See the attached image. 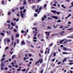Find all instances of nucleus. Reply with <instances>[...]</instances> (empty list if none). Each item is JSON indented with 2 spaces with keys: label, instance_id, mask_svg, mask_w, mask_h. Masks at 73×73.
<instances>
[{
  "label": "nucleus",
  "instance_id": "obj_1",
  "mask_svg": "<svg viewBox=\"0 0 73 73\" xmlns=\"http://www.w3.org/2000/svg\"><path fill=\"white\" fill-rule=\"evenodd\" d=\"M4 64L2 63L1 65V70H3L4 69Z\"/></svg>",
  "mask_w": 73,
  "mask_h": 73
},
{
  "label": "nucleus",
  "instance_id": "obj_2",
  "mask_svg": "<svg viewBox=\"0 0 73 73\" xmlns=\"http://www.w3.org/2000/svg\"><path fill=\"white\" fill-rule=\"evenodd\" d=\"M46 15H45L44 16V17H43L42 18V21H43L45 20V19H46Z\"/></svg>",
  "mask_w": 73,
  "mask_h": 73
},
{
  "label": "nucleus",
  "instance_id": "obj_3",
  "mask_svg": "<svg viewBox=\"0 0 73 73\" xmlns=\"http://www.w3.org/2000/svg\"><path fill=\"white\" fill-rule=\"evenodd\" d=\"M52 17L54 19H56V20L58 19V17L56 16H52Z\"/></svg>",
  "mask_w": 73,
  "mask_h": 73
},
{
  "label": "nucleus",
  "instance_id": "obj_4",
  "mask_svg": "<svg viewBox=\"0 0 73 73\" xmlns=\"http://www.w3.org/2000/svg\"><path fill=\"white\" fill-rule=\"evenodd\" d=\"M25 45V42L24 41H23L21 42V45Z\"/></svg>",
  "mask_w": 73,
  "mask_h": 73
},
{
  "label": "nucleus",
  "instance_id": "obj_5",
  "mask_svg": "<svg viewBox=\"0 0 73 73\" xmlns=\"http://www.w3.org/2000/svg\"><path fill=\"white\" fill-rule=\"evenodd\" d=\"M39 62H40V64H42V62H43V60L42 59H40L39 60Z\"/></svg>",
  "mask_w": 73,
  "mask_h": 73
},
{
  "label": "nucleus",
  "instance_id": "obj_6",
  "mask_svg": "<svg viewBox=\"0 0 73 73\" xmlns=\"http://www.w3.org/2000/svg\"><path fill=\"white\" fill-rule=\"evenodd\" d=\"M64 50H68L69 49L68 48H66L65 47L63 48Z\"/></svg>",
  "mask_w": 73,
  "mask_h": 73
},
{
  "label": "nucleus",
  "instance_id": "obj_7",
  "mask_svg": "<svg viewBox=\"0 0 73 73\" xmlns=\"http://www.w3.org/2000/svg\"><path fill=\"white\" fill-rule=\"evenodd\" d=\"M66 61V58H64L62 61L64 63L65 61Z\"/></svg>",
  "mask_w": 73,
  "mask_h": 73
},
{
  "label": "nucleus",
  "instance_id": "obj_8",
  "mask_svg": "<svg viewBox=\"0 0 73 73\" xmlns=\"http://www.w3.org/2000/svg\"><path fill=\"white\" fill-rule=\"evenodd\" d=\"M65 33V31H62V32L60 33V35H61V36H63V35H64L62 33Z\"/></svg>",
  "mask_w": 73,
  "mask_h": 73
},
{
  "label": "nucleus",
  "instance_id": "obj_9",
  "mask_svg": "<svg viewBox=\"0 0 73 73\" xmlns=\"http://www.w3.org/2000/svg\"><path fill=\"white\" fill-rule=\"evenodd\" d=\"M19 69H17V71H21V67H19Z\"/></svg>",
  "mask_w": 73,
  "mask_h": 73
},
{
  "label": "nucleus",
  "instance_id": "obj_10",
  "mask_svg": "<svg viewBox=\"0 0 73 73\" xmlns=\"http://www.w3.org/2000/svg\"><path fill=\"white\" fill-rule=\"evenodd\" d=\"M53 45V44L52 43H51L50 44H49V46L50 47H51Z\"/></svg>",
  "mask_w": 73,
  "mask_h": 73
},
{
  "label": "nucleus",
  "instance_id": "obj_11",
  "mask_svg": "<svg viewBox=\"0 0 73 73\" xmlns=\"http://www.w3.org/2000/svg\"><path fill=\"white\" fill-rule=\"evenodd\" d=\"M21 16L22 18H24V16H24V14H23V13H21Z\"/></svg>",
  "mask_w": 73,
  "mask_h": 73
},
{
  "label": "nucleus",
  "instance_id": "obj_12",
  "mask_svg": "<svg viewBox=\"0 0 73 73\" xmlns=\"http://www.w3.org/2000/svg\"><path fill=\"white\" fill-rule=\"evenodd\" d=\"M62 54H68V53L65 52H62Z\"/></svg>",
  "mask_w": 73,
  "mask_h": 73
},
{
  "label": "nucleus",
  "instance_id": "obj_13",
  "mask_svg": "<svg viewBox=\"0 0 73 73\" xmlns=\"http://www.w3.org/2000/svg\"><path fill=\"white\" fill-rule=\"evenodd\" d=\"M52 12L54 14L56 13V12L54 10H52Z\"/></svg>",
  "mask_w": 73,
  "mask_h": 73
},
{
  "label": "nucleus",
  "instance_id": "obj_14",
  "mask_svg": "<svg viewBox=\"0 0 73 73\" xmlns=\"http://www.w3.org/2000/svg\"><path fill=\"white\" fill-rule=\"evenodd\" d=\"M40 62V60L39 61H38L37 62H35V65H37V64H38V63H39Z\"/></svg>",
  "mask_w": 73,
  "mask_h": 73
},
{
  "label": "nucleus",
  "instance_id": "obj_15",
  "mask_svg": "<svg viewBox=\"0 0 73 73\" xmlns=\"http://www.w3.org/2000/svg\"><path fill=\"white\" fill-rule=\"evenodd\" d=\"M71 15L70 14L66 18V19H68V17H70V16H71Z\"/></svg>",
  "mask_w": 73,
  "mask_h": 73
},
{
  "label": "nucleus",
  "instance_id": "obj_16",
  "mask_svg": "<svg viewBox=\"0 0 73 73\" xmlns=\"http://www.w3.org/2000/svg\"><path fill=\"white\" fill-rule=\"evenodd\" d=\"M11 39L12 41H13L14 39H13V35H11Z\"/></svg>",
  "mask_w": 73,
  "mask_h": 73
},
{
  "label": "nucleus",
  "instance_id": "obj_17",
  "mask_svg": "<svg viewBox=\"0 0 73 73\" xmlns=\"http://www.w3.org/2000/svg\"><path fill=\"white\" fill-rule=\"evenodd\" d=\"M27 3V2H26V1H24V3H23V5H26V4Z\"/></svg>",
  "mask_w": 73,
  "mask_h": 73
},
{
  "label": "nucleus",
  "instance_id": "obj_18",
  "mask_svg": "<svg viewBox=\"0 0 73 73\" xmlns=\"http://www.w3.org/2000/svg\"><path fill=\"white\" fill-rule=\"evenodd\" d=\"M11 25H12V26H15V24H14L13 22H11Z\"/></svg>",
  "mask_w": 73,
  "mask_h": 73
},
{
  "label": "nucleus",
  "instance_id": "obj_19",
  "mask_svg": "<svg viewBox=\"0 0 73 73\" xmlns=\"http://www.w3.org/2000/svg\"><path fill=\"white\" fill-rule=\"evenodd\" d=\"M16 36L17 37H19V35L18 34H17L16 35Z\"/></svg>",
  "mask_w": 73,
  "mask_h": 73
},
{
  "label": "nucleus",
  "instance_id": "obj_20",
  "mask_svg": "<svg viewBox=\"0 0 73 73\" xmlns=\"http://www.w3.org/2000/svg\"><path fill=\"white\" fill-rule=\"evenodd\" d=\"M7 35H9V34L11 33V31H10L9 32L7 31Z\"/></svg>",
  "mask_w": 73,
  "mask_h": 73
},
{
  "label": "nucleus",
  "instance_id": "obj_21",
  "mask_svg": "<svg viewBox=\"0 0 73 73\" xmlns=\"http://www.w3.org/2000/svg\"><path fill=\"white\" fill-rule=\"evenodd\" d=\"M54 35H58V34H52V36H54Z\"/></svg>",
  "mask_w": 73,
  "mask_h": 73
},
{
  "label": "nucleus",
  "instance_id": "obj_22",
  "mask_svg": "<svg viewBox=\"0 0 73 73\" xmlns=\"http://www.w3.org/2000/svg\"><path fill=\"white\" fill-rule=\"evenodd\" d=\"M42 7H40L39 8L38 10H42Z\"/></svg>",
  "mask_w": 73,
  "mask_h": 73
},
{
  "label": "nucleus",
  "instance_id": "obj_23",
  "mask_svg": "<svg viewBox=\"0 0 73 73\" xmlns=\"http://www.w3.org/2000/svg\"><path fill=\"white\" fill-rule=\"evenodd\" d=\"M6 41H7V42H9L10 41V40L9 39H7Z\"/></svg>",
  "mask_w": 73,
  "mask_h": 73
},
{
  "label": "nucleus",
  "instance_id": "obj_24",
  "mask_svg": "<svg viewBox=\"0 0 73 73\" xmlns=\"http://www.w3.org/2000/svg\"><path fill=\"white\" fill-rule=\"evenodd\" d=\"M37 33H37V32H36L35 33V34L34 35V36H35V37H36V35L37 34Z\"/></svg>",
  "mask_w": 73,
  "mask_h": 73
},
{
  "label": "nucleus",
  "instance_id": "obj_25",
  "mask_svg": "<svg viewBox=\"0 0 73 73\" xmlns=\"http://www.w3.org/2000/svg\"><path fill=\"white\" fill-rule=\"evenodd\" d=\"M56 13L57 15H59V14H60V12H59L57 11L56 12Z\"/></svg>",
  "mask_w": 73,
  "mask_h": 73
},
{
  "label": "nucleus",
  "instance_id": "obj_26",
  "mask_svg": "<svg viewBox=\"0 0 73 73\" xmlns=\"http://www.w3.org/2000/svg\"><path fill=\"white\" fill-rule=\"evenodd\" d=\"M34 16L35 17H37V14L36 13L35 14Z\"/></svg>",
  "mask_w": 73,
  "mask_h": 73
},
{
  "label": "nucleus",
  "instance_id": "obj_27",
  "mask_svg": "<svg viewBox=\"0 0 73 73\" xmlns=\"http://www.w3.org/2000/svg\"><path fill=\"white\" fill-rule=\"evenodd\" d=\"M38 9H36L35 10V12H38Z\"/></svg>",
  "mask_w": 73,
  "mask_h": 73
},
{
  "label": "nucleus",
  "instance_id": "obj_28",
  "mask_svg": "<svg viewBox=\"0 0 73 73\" xmlns=\"http://www.w3.org/2000/svg\"><path fill=\"white\" fill-rule=\"evenodd\" d=\"M25 70H26V69H23L22 70V72H25Z\"/></svg>",
  "mask_w": 73,
  "mask_h": 73
},
{
  "label": "nucleus",
  "instance_id": "obj_29",
  "mask_svg": "<svg viewBox=\"0 0 73 73\" xmlns=\"http://www.w3.org/2000/svg\"><path fill=\"white\" fill-rule=\"evenodd\" d=\"M50 33V32H45L46 34H47V33H48L49 34Z\"/></svg>",
  "mask_w": 73,
  "mask_h": 73
},
{
  "label": "nucleus",
  "instance_id": "obj_30",
  "mask_svg": "<svg viewBox=\"0 0 73 73\" xmlns=\"http://www.w3.org/2000/svg\"><path fill=\"white\" fill-rule=\"evenodd\" d=\"M53 55L54 56V57H55V56H56V52H54L53 53Z\"/></svg>",
  "mask_w": 73,
  "mask_h": 73
},
{
  "label": "nucleus",
  "instance_id": "obj_31",
  "mask_svg": "<svg viewBox=\"0 0 73 73\" xmlns=\"http://www.w3.org/2000/svg\"><path fill=\"white\" fill-rule=\"evenodd\" d=\"M1 3L2 4H4V1L3 0L2 1Z\"/></svg>",
  "mask_w": 73,
  "mask_h": 73
},
{
  "label": "nucleus",
  "instance_id": "obj_32",
  "mask_svg": "<svg viewBox=\"0 0 73 73\" xmlns=\"http://www.w3.org/2000/svg\"><path fill=\"white\" fill-rule=\"evenodd\" d=\"M53 26L54 27V29H56V28H57V26H55L54 25H53Z\"/></svg>",
  "mask_w": 73,
  "mask_h": 73
},
{
  "label": "nucleus",
  "instance_id": "obj_33",
  "mask_svg": "<svg viewBox=\"0 0 73 73\" xmlns=\"http://www.w3.org/2000/svg\"><path fill=\"white\" fill-rule=\"evenodd\" d=\"M67 38H73V37L68 36L67 37Z\"/></svg>",
  "mask_w": 73,
  "mask_h": 73
},
{
  "label": "nucleus",
  "instance_id": "obj_34",
  "mask_svg": "<svg viewBox=\"0 0 73 73\" xmlns=\"http://www.w3.org/2000/svg\"><path fill=\"white\" fill-rule=\"evenodd\" d=\"M40 52L41 53H43L44 52H43V50H41L40 51Z\"/></svg>",
  "mask_w": 73,
  "mask_h": 73
},
{
  "label": "nucleus",
  "instance_id": "obj_35",
  "mask_svg": "<svg viewBox=\"0 0 73 73\" xmlns=\"http://www.w3.org/2000/svg\"><path fill=\"white\" fill-rule=\"evenodd\" d=\"M5 59V58H2L1 59V61H3Z\"/></svg>",
  "mask_w": 73,
  "mask_h": 73
},
{
  "label": "nucleus",
  "instance_id": "obj_36",
  "mask_svg": "<svg viewBox=\"0 0 73 73\" xmlns=\"http://www.w3.org/2000/svg\"><path fill=\"white\" fill-rule=\"evenodd\" d=\"M61 28H63V26H61L60 27V29H61Z\"/></svg>",
  "mask_w": 73,
  "mask_h": 73
},
{
  "label": "nucleus",
  "instance_id": "obj_37",
  "mask_svg": "<svg viewBox=\"0 0 73 73\" xmlns=\"http://www.w3.org/2000/svg\"><path fill=\"white\" fill-rule=\"evenodd\" d=\"M14 32H17V30L16 29H14L13 30Z\"/></svg>",
  "mask_w": 73,
  "mask_h": 73
},
{
  "label": "nucleus",
  "instance_id": "obj_38",
  "mask_svg": "<svg viewBox=\"0 0 73 73\" xmlns=\"http://www.w3.org/2000/svg\"><path fill=\"white\" fill-rule=\"evenodd\" d=\"M40 46H39L38 47H36V48H37V49H39L40 48Z\"/></svg>",
  "mask_w": 73,
  "mask_h": 73
},
{
  "label": "nucleus",
  "instance_id": "obj_39",
  "mask_svg": "<svg viewBox=\"0 0 73 73\" xmlns=\"http://www.w3.org/2000/svg\"><path fill=\"white\" fill-rule=\"evenodd\" d=\"M47 50H45V52L44 53V54H46V53H47Z\"/></svg>",
  "mask_w": 73,
  "mask_h": 73
},
{
  "label": "nucleus",
  "instance_id": "obj_40",
  "mask_svg": "<svg viewBox=\"0 0 73 73\" xmlns=\"http://www.w3.org/2000/svg\"><path fill=\"white\" fill-rule=\"evenodd\" d=\"M15 55H13L12 57V59H13L14 58H15Z\"/></svg>",
  "mask_w": 73,
  "mask_h": 73
},
{
  "label": "nucleus",
  "instance_id": "obj_41",
  "mask_svg": "<svg viewBox=\"0 0 73 73\" xmlns=\"http://www.w3.org/2000/svg\"><path fill=\"white\" fill-rule=\"evenodd\" d=\"M1 35H2V36H4V34L3 33H1Z\"/></svg>",
  "mask_w": 73,
  "mask_h": 73
},
{
  "label": "nucleus",
  "instance_id": "obj_42",
  "mask_svg": "<svg viewBox=\"0 0 73 73\" xmlns=\"http://www.w3.org/2000/svg\"><path fill=\"white\" fill-rule=\"evenodd\" d=\"M44 8H45L46 7V5H47L46 4H45L44 5Z\"/></svg>",
  "mask_w": 73,
  "mask_h": 73
},
{
  "label": "nucleus",
  "instance_id": "obj_43",
  "mask_svg": "<svg viewBox=\"0 0 73 73\" xmlns=\"http://www.w3.org/2000/svg\"><path fill=\"white\" fill-rule=\"evenodd\" d=\"M32 8L33 9H34L35 8V6H33L32 7Z\"/></svg>",
  "mask_w": 73,
  "mask_h": 73
},
{
  "label": "nucleus",
  "instance_id": "obj_44",
  "mask_svg": "<svg viewBox=\"0 0 73 73\" xmlns=\"http://www.w3.org/2000/svg\"><path fill=\"white\" fill-rule=\"evenodd\" d=\"M33 39H35V40H37V38H36V37L35 36L34 37Z\"/></svg>",
  "mask_w": 73,
  "mask_h": 73
},
{
  "label": "nucleus",
  "instance_id": "obj_45",
  "mask_svg": "<svg viewBox=\"0 0 73 73\" xmlns=\"http://www.w3.org/2000/svg\"><path fill=\"white\" fill-rule=\"evenodd\" d=\"M17 44H19V39L17 40Z\"/></svg>",
  "mask_w": 73,
  "mask_h": 73
},
{
  "label": "nucleus",
  "instance_id": "obj_46",
  "mask_svg": "<svg viewBox=\"0 0 73 73\" xmlns=\"http://www.w3.org/2000/svg\"><path fill=\"white\" fill-rule=\"evenodd\" d=\"M69 65H72L73 63L71 62L69 63Z\"/></svg>",
  "mask_w": 73,
  "mask_h": 73
},
{
  "label": "nucleus",
  "instance_id": "obj_47",
  "mask_svg": "<svg viewBox=\"0 0 73 73\" xmlns=\"http://www.w3.org/2000/svg\"><path fill=\"white\" fill-rule=\"evenodd\" d=\"M13 52H11L10 51V53H11V54H13Z\"/></svg>",
  "mask_w": 73,
  "mask_h": 73
},
{
  "label": "nucleus",
  "instance_id": "obj_48",
  "mask_svg": "<svg viewBox=\"0 0 73 73\" xmlns=\"http://www.w3.org/2000/svg\"><path fill=\"white\" fill-rule=\"evenodd\" d=\"M29 57H31V56H32V54H29Z\"/></svg>",
  "mask_w": 73,
  "mask_h": 73
},
{
  "label": "nucleus",
  "instance_id": "obj_49",
  "mask_svg": "<svg viewBox=\"0 0 73 73\" xmlns=\"http://www.w3.org/2000/svg\"><path fill=\"white\" fill-rule=\"evenodd\" d=\"M47 28H48V29H52V28L50 27L49 26H48Z\"/></svg>",
  "mask_w": 73,
  "mask_h": 73
},
{
  "label": "nucleus",
  "instance_id": "obj_50",
  "mask_svg": "<svg viewBox=\"0 0 73 73\" xmlns=\"http://www.w3.org/2000/svg\"><path fill=\"white\" fill-rule=\"evenodd\" d=\"M40 34H39L37 36H38V38H39V37H40Z\"/></svg>",
  "mask_w": 73,
  "mask_h": 73
},
{
  "label": "nucleus",
  "instance_id": "obj_51",
  "mask_svg": "<svg viewBox=\"0 0 73 73\" xmlns=\"http://www.w3.org/2000/svg\"><path fill=\"white\" fill-rule=\"evenodd\" d=\"M9 48V47H7L6 48V49H5V50H7V49H8Z\"/></svg>",
  "mask_w": 73,
  "mask_h": 73
},
{
  "label": "nucleus",
  "instance_id": "obj_52",
  "mask_svg": "<svg viewBox=\"0 0 73 73\" xmlns=\"http://www.w3.org/2000/svg\"><path fill=\"white\" fill-rule=\"evenodd\" d=\"M8 67L9 68H12V66H9Z\"/></svg>",
  "mask_w": 73,
  "mask_h": 73
},
{
  "label": "nucleus",
  "instance_id": "obj_53",
  "mask_svg": "<svg viewBox=\"0 0 73 73\" xmlns=\"http://www.w3.org/2000/svg\"><path fill=\"white\" fill-rule=\"evenodd\" d=\"M24 30H22L21 31V33H24Z\"/></svg>",
  "mask_w": 73,
  "mask_h": 73
},
{
  "label": "nucleus",
  "instance_id": "obj_54",
  "mask_svg": "<svg viewBox=\"0 0 73 73\" xmlns=\"http://www.w3.org/2000/svg\"><path fill=\"white\" fill-rule=\"evenodd\" d=\"M23 12H24V13H25V12H26V9H25L24 10Z\"/></svg>",
  "mask_w": 73,
  "mask_h": 73
},
{
  "label": "nucleus",
  "instance_id": "obj_55",
  "mask_svg": "<svg viewBox=\"0 0 73 73\" xmlns=\"http://www.w3.org/2000/svg\"><path fill=\"white\" fill-rule=\"evenodd\" d=\"M7 23H11V22L9 21H8L7 22Z\"/></svg>",
  "mask_w": 73,
  "mask_h": 73
},
{
  "label": "nucleus",
  "instance_id": "obj_56",
  "mask_svg": "<svg viewBox=\"0 0 73 73\" xmlns=\"http://www.w3.org/2000/svg\"><path fill=\"white\" fill-rule=\"evenodd\" d=\"M43 71H44V70H41V71L40 73H43Z\"/></svg>",
  "mask_w": 73,
  "mask_h": 73
},
{
  "label": "nucleus",
  "instance_id": "obj_57",
  "mask_svg": "<svg viewBox=\"0 0 73 73\" xmlns=\"http://www.w3.org/2000/svg\"><path fill=\"white\" fill-rule=\"evenodd\" d=\"M26 34H24V36H27V33H25Z\"/></svg>",
  "mask_w": 73,
  "mask_h": 73
},
{
  "label": "nucleus",
  "instance_id": "obj_58",
  "mask_svg": "<svg viewBox=\"0 0 73 73\" xmlns=\"http://www.w3.org/2000/svg\"><path fill=\"white\" fill-rule=\"evenodd\" d=\"M59 43L60 44H62V41H60V42H59Z\"/></svg>",
  "mask_w": 73,
  "mask_h": 73
},
{
  "label": "nucleus",
  "instance_id": "obj_59",
  "mask_svg": "<svg viewBox=\"0 0 73 73\" xmlns=\"http://www.w3.org/2000/svg\"><path fill=\"white\" fill-rule=\"evenodd\" d=\"M5 57V55L4 54L3 55L2 57Z\"/></svg>",
  "mask_w": 73,
  "mask_h": 73
},
{
  "label": "nucleus",
  "instance_id": "obj_60",
  "mask_svg": "<svg viewBox=\"0 0 73 73\" xmlns=\"http://www.w3.org/2000/svg\"><path fill=\"white\" fill-rule=\"evenodd\" d=\"M10 14H11V13H10V12H9L8 13V15H10Z\"/></svg>",
  "mask_w": 73,
  "mask_h": 73
},
{
  "label": "nucleus",
  "instance_id": "obj_61",
  "mask_svg": "<svg viewBox=\"0 0 73 73\" xmlns=\"http://www.w3.org/2000/svg\"><path fill=\"white\" fill-rule=\"evenodd\" d=\"M16 42H15L14 43V46H16Z\"/></svg>",
  "mask_w": 73,
  "mask_h": 73
},
{
  "label": "nucleus",
  "instance_id": "obj_62",
  "mask_svg": "<svg viewBox=\"0 0 73 73\" xmlns=\"http://www.w3.org/2000/svg\"><path fill=\"white\" fill-rule=\"evenodd\" d=\"M20 10H22V9H23L22 8V7H20Z\"/></svg>",
  "mask_w": 73,
  "mask_h": 73
},
{
  "label": "nucleus",
  "instance_id": "obj_63",
  "mask_svg": "<svg viewBox=\"0 0 73 73\" xmlns=\"http://www.w3.org/2000/svg\"><path fill=\"white\" fill-rule=\"evenodd\" d=\"M57 21L58 23H60L61 22V20H58Z\"/></svg>",
  "mask_w": 73,
  "mask_h": 73
},
{
  "label": "nucleus",
  "instance_id": "obj_64",
  "mask_svg": "<svg viewBox=\"0 0 73 73\" xmlns=\"http://www.w3.org/2000/svg\"><path fill=\"white\" fill-rule=\"evenodd\" d=\"M69 61V62H73V60H70Z\"/></svg>",
  "mask_w": 73,
  "mask_h": 73
}]
</instances>
